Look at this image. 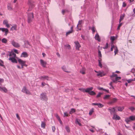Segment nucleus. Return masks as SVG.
Here are the masks:
<instances>
[{"instance_id": "5701e85b", "label": "nucleus", "mask_w": 135, "mask_h": 135, "mask_svg": "<svg viewBox=\"0 0 135 135\" xmlns=\"http://www.w3.org/2000/svg\"><path fill=\"white\" fill-rule=\"evenodd\" d=\"M86 69L84 68H83L80 70V73L82 74H85Z\"/></svg>"}, {"instance_id": "39448f33", "label": "nucleus", "mask_w": 135, "mask_h": 135, "mask_svg": "<svg viewBox=\"0 0 135 135\" xmlns=\"http://www.w3.org/2000/svg\"><path fill=\"white\" fill-rule=\"evenodd\" d=\"M11 44L13 46L16 48H18L20 47V45L19 44L15 42L13 40L11 41Z\"/></svg>"}, {"instance_id": "7c9ffc66", "label": "nucleus", "mask_w": 135, "mask_h": 135, "mask_svg": "<svg viewBox=\"0 0 135 135\" xmlns=\"http://www.w3.org/2000/svg\"><path fill=\"white\" fill-rule=\"evenodd\" d=\"M98 89L100 90H104L105 91L107 92V93H109V90H107L105 89H104L103 88H101V87H99L98 88Z\"/></svg>"}, {"instance_id": "bb28decb", "label": "nucleus", "mask_w": 135, "mask_h": 135, "mask_svg": "<svg viewBox=\"0 0 135 135\" xmlns=\"http://www.w3.org/2000/svg\"><path fill=\"white\" fill-rule=\"evenodd\" d=\"M117 101V99L116 98H113L112 100V101L109 102V104H111L113 103L116 102Z\"/></svg>"}, {"instance_id": "603ef678", "label": "nucleus", "mask_w": 135, "mask_h": 135, "mask_svg": "<svg viewBox=\"0 0 135 135\" xmlns=\"http://www.w3.org/2000/svg\"><path fill=\"white\" fill-rule=\"evenodd\" d=\"M3 24L5 25H6V24H7V23H8V22L7 20H4L3 21Z\"/></svg>"}, {"instance_id": "864d4df0", "label": "nucleus", "mask_w": 135, "mask_h": 135, "mask_svg": "<svg viewBox=\"0 0 135 135\" xmlns=\"http://www.w3.org/2000/svg\"><path fill=\"white\" fill-rule=\"evenodd\" d=\"M108 43H107L106 44V45L105 46V47H103V48L104 49H106L108 48Z\"/></svg>"}, {"instance_id": "a878e982", "label": "nucleus", "mask_w": 135, "mask_h": 135, "mask_svg": "<svg viewBox=\"0 0 135 135\" xmlns=\"http://www.w3.org/2000/svg\"><path fill=\"white\" fill-rule=\"evenodd\" d=\"M95 39L98 40V41L100 42V38L99 36L98 33H97L95 36Z\"/></svg>"}, {"instance_id": "a18cd8bd", "label": "nucleus", "mask_w": 135, "mask_h": 135, "mask_svg": "<svg viewBox=\"0 0 135 135\" xmlns=\"http://www.w3.org/2000/svg\"><path fill=\"white\" fill-rule=\"evenodd\" d=\"M99 61V66L101 68L102 67V65L101 64V60H98Z\"/></svg>"}, {"instance_id": "5fc2aeb1", "label": "nucleus", "mask_w": 135, "mask_h": 135, "mask_svg": "<svg viewBox=\"0 0 135 135\" xmlns=\"http://www.w3.org/2000/svg\"><path fill=\"white\" fill-rule=\"evenodd\" d=\"M64 116L68 117L69 116V115H69L68 114V113L66 112H64Z\"/></svg>"}, {"instance_id": "1a4fd4ad", "label": "nucleus", "mask_w": 135, "mask_h": 135, "mask_svg": "<svg viewBox=\"0 0 135 135\" xmlns=\"http://www.w3.org/2000/svg\"><path fill=\"white\" fill-rule=\"evenodd\" d=\"M91 88V90H90L89 91V92H88L87 93H88L90 95H95L96 93L93 91H92V90L93 89V87H91L90 88Z\"/></svg>"}, {"instance_id": "9b49d317", "label": "nucleus", "mask_w": 135, "mask_h": 135, "mask_svg": "<svg viewBox=\"0 0 135 135\" xmlns=\"http://www.w3.org/2000/svg\"><path fill=\"white\" fill-rule=\"evenodd\" d=\"M112 118L114 120H119L120 119V118L118 115L114 114L113 115V116Z\"/></svg>"}, {"instance_id": "f03ea898", "label": "nucleus", "mask_w": 135, "mask_h": 135, "mask_svg": "<svg viewBox=\"0 0 135 135\" xmlns=\"http://www.w3.org/2000/svg\"><path fill=\"white\" fill-rule=\"evenodd\" d=\"M40 98L41 100L46 101H47L48 99L46 93H42L41 94Z\"/></svg>"}, {"instance_id": "f3484780", "label": "nucleus", "mask_w": 135, "mask_h": 135, "mask_svg": "<svg viewBox=\"0 0 135 135\" xmlns=\"http://www.w3.org/2000/svg\"><path fill=\"white\" fill-rule=\"evenodd\" d=\"M15 57H9L8 59V60L11 61L13 63H17V61L16 59H15Z\"/></svg>"}, {"instance_id": "e433bc0d", "label": "nucleus", "mask_w": 135, "mask_h": 135, "mask_svg": "<svg viewBox=\"0 0 135 135\" xmlns=\"http://www.w3.org/2000/svg\"><path fill=\"white\" fill-rule=\"evenodd\" d=\"M2 43H6L7 42V40L5 38H3L2 40Z\"/></svg>"}, {"instance_id": "bf43d9fd", "label": "nucleus", "mask_w": 135, "mask_h": 135, "mask_svg": "<svg viewBox=\"0 0 135 135\" xmlns=\"http://www.w3.org/2000/svg\"><path fill=\"white\" fill-rule=\"evenodd\" d=\"M3 63V61L0 59V65L1 66H2V64Z\"/></svg>"}, {"instance_id": "7ed1b4c3", "label": "nucleus", "mask_w": 135, "mask_h": 135, "mask_svg": "<svg viewBox=\"0 0 135 135\" xmlns=\"http://www.w3.org/2000/svg\"><path fill=\"white\" fill-rule=\"evenodd\" d=\"M135 120V115H132L129 117L126 118L125 119V121L127 124H128L129 122L131 121Z\"/></svg>"}, {"instance_id": "f704fd0d", "label": "nucleus", "mask_w": 135, "mask_h": 135, "mask_svg": "<svg viewBox=\"0 0 135 135\" xmlns=\"http://www.w3.org/2000/svg\"><path fill=\"white\" fill-rule=\"evenodd\" d=\"M17 28V26L16 25H14L11 28V30L13 31L14 30H16Z\"/></svg>"}, {"instance_id": "f8f14e48", "label": "nucleus", "mask_w": 135, "mask_h": 135, "mask_svg": "<svg viewBox=\"0 0 135 135\" xmlns=\"http://www.w3.org/2000/svg\"><path fill=\"white\" fill-rule=\"evenodd\" d=\"M49 77L47 76H40L39 77V79L42 80H49Z\"/></svg>"}, {"instance_id": "13d9d810", "label": "nucleus", "mask_w": 135, "mask_h": 135, "mask_svg": "<svg viewBox=\"0 0 135 135\" xmlns=\"http://www.w3.org/2000/svg\"><path fill=\"white\" fill-rule=\"evenodd\" d=\"M16 116L17 117V118L18 119V120L20 119V117L18 114H16Z\"/></svg>"}, {"instance_id": "a19ab883", "label": "nucleus", "mask_w": 135, "mask_h": 135, "mask_svg": "<svg viewBox=\"0 0 135 135\" xmlns=\"http://www.w3.org/2000/svg\"><path fill=\"white\" fill-rule=\"evenodd\" d=\"M98 55L100 59H101V58L102 57V54H101V51H98Z\"/></svg>"}, {"instance_id": "de8ad7c7", "label": "nucleus", "mask_w": 135, "mask_h": 135, "mask_svg": "<svg viewBox=\"0 0 135 135\" xmlns=\"http://www.w3.org/2000/svg\"><path fill=\"white\" fill-rule=\"evenodd\" d=\"M111 46L112 47L111 48V51H112L113 50V49L115 48V47L113 44Z\"/></svg>"}, {"instance_id": "6e6d98bb", "label": "nucleus", "mask_w": 135, "mask_h": 135, "mask_svg": "<svg viewBox=\"0 0 135 135\" xmlns=\"http://www.w3.org/2000/svg\"><path fill=\"white\" fill-rule=\"evenodd\" d=\"M129 109H130L131 110L133 111L135 109V108L133 107H131L129 108Z\"/></svg>"}, {"instance_id": "b1692460", "label": "nucleus", "mask_w": 135, "mask_h": 135, "mask_svg": "<svg viewBox=\"0 0 135 135\" xmlns=\"http://www.w3.org/2000/svg\"><path fill=\"white\" fill-rule=\"evenodd\" d=\"M108 110L110 111L111 114L115 112V107H114L112 108H109Z\"/></svg>"}, {"instance_id": "c85d7f7f", "label": "nucleus", "mask_w": 135, "mask_h": 135, "mask_svg": "<svg viewBox=\"0 0 135 135\" xmlns=\"http://www.w3.org/2000/svg\"><path fill=\"white\" fill-rule=\"evenodd\" d=\"M41 87H44L45 85H47L49 88L50 87L49 85V84L45 83L44 82H42L41 83Z\"/></svg>"}, {"instance_id": "c03bdc74", "label": "nucleus", "mask_w": 135, "mask_h": 135, "mask_svg": "<svg viewBox=\"0 0 135 135\" xmlns=\"http://www.w3.org/2000/svg\"><path fill=\"white\" fill-rule=\"evenodd\" d=\"M4 81V80L3 79L0 78V85L3 83Z\"/></svg>"}, {"instance_id": "0e129e2a", "label": "nucleus", "mask_w": 135, "mask_h": 135, "mask_svg": "<svg viewBox=\"0 0 135 135\" xmlns=\"http://www.w3.org/2000/svg\"><path fill=\"white\" fill-rule=\"evenodd\" d=\"M31 4H30V8L28 9V11H31V8H30V7H31Z\"/></svg>"}, {"instance_id": "774afa93", "label": "nucleus", "mask_w": 135, "mask_h": 135, "mask_svg": "<svg viewBox=\"0 0 135 135\" xmlns=\"http://www.w3.org/2000/svg\"><path fill=\"white\" fill-rule=\"evenodd\" d=\"M58 120L59 122H60V124H62V123L61 120V119H59Z\"/></svg>"}, {"instance_id": "09e8293b", "label": "nucleus", "mask_w": 135, "mask_h": 135, "mask_svg": "<svg viewBox=\"0 0 135 135\" xmlns=\"http://www.w3.org/2000/svg\"><path fill=\"white\" fill-rule=\"evenodd\" d=\"M127 81L128 82V83H130L132 81H134V80L133 79H129L128 80H127Z\"/></svg>"}, {"instance_id": "aec40b11", "label": "nucleus", "mask_w": 135, "mask_h": 135, "mask_svg": "<svg viewBox=\"0 0 135 135\" xmlns=\"http://www.w3.org/2000/svg\"><path fill=\"white\" fill-rule=\"evenodd\" d=\"M28 56V55L26 52H23L21 55V57H27Z\"/></svg>"}, {"instance_id": "cd10ccee", "label": "nucleus", "mask_w": 135, "mask_h": 135, "mask_svg": "<svg viewBox=\"0 0 135 135\" xmlns=\"http://www.w3.org/2000/svg\"><path fill=\"white\" fill-rule=\"evenodd\" d=\"M80 120L78 119H76V120L75 123L76 124H78L79 126H81L82 124L80 123Z\"/></svg>"}, {"instance_id": "6e6552de", "label": "nucleus", "mask_w": 135, "mask_h": 135, "mask_svg": "<svg viewBox=\"0 0 135 135\" xmlns=\"http://www.w3.org/2000/svg\"><path fill=\"white\" fill-rule=\"evenodd\" d=\"M40 64L44 68H45L46 67L47 62L42 59H41L40 60Z\"/></svg>"}, {"instance_id": "3c124183", "label": "nucleus", "mask_w": 135, "mask_h": 135, "mask_svg": "<svg viewBox=\"0 0 135 135\" xmlns=\"http://www.w3.org/2000/svg\"><path fill=\"white\" fill-rule=\"evenodd\" d=\"M65 46L67 47L69 49H71L70 46V45H65Z\"/></svg>"}, {"instance_id": "0eeeda50", "label": "nucleus", "mask_w": 135, "mask_h": 135, "mask_svg": "<svg viewBox=\"0 0 135 135\" xmlns=\"http://www.w3.org/2000/svg\"><path fill=\"white\" fill-rule=\"evenodd\" d=\"M75 45L76 49L79 50V48L81 47V45L78 41H76L74 42Z\"/></svg>"}, {"instance_id": "473e14b6", "label": "nucleus", "mask_w": 135, "mask_h": 135, "mask_svg": "<svg viewBox=\"0 0 135 135\" xmlns=\"http://www.w3.org/2000/svg\"><path fill=\"white\" fill-rule=\"evenodd\" d=\"M75 112V110L74 108H72L71 109V110L69 112L70 114H71Z\"/></svg>"}, {"instance_id": "4be33fe9", "label": "nucleus", "mask_w": 135, "mask_h": 135, "mask_svg": "<svg viewBox=\"0 0 135 135\" xmlns=\"http://www.w3.org/2000/svg\"><path fill=\"white\" fill-rule=\"evenodd\" d=\"M73 26L71 27L70 28L71 30L66 32V36H67L68 35L71 33L73 32Z\"/></svg>"}, {"instance_id": "2f4dec72", "label": "nucleus", "mask_w": 135, "mask_h": 135, "mask_svg": "<svg viewBox=\"0 0 135 135\" xmlns=\"http://www.w3.org/2000/svg\"><path fill=\"white\" fill-rule=\"evenodd\" d=\"M46 125L45 123L43 122H42L41 123V127L43 128H45Z\"/></svg>"}, {"instance_id": "4c0bfd02", "label": "nucleus", "mask_w": 135, "mask_h": 135, "mask_svg": "<svg viewBox=\"0 0 135 135\" xmlns=\"http://www.w3.org/2000/svg\"><path fill=\"white\" fill-rule=\"evenodd\" d=\"M94 109L93 108H92L90 111L89 113V114L90 115H91L93 114V113L94 112Z\"/></svg>"}, {"instance_id": "dca6fc26", "label": "nucleus", "mask_w": 135, "mask_h": 135, "mask_svg": "<svg viewBox=\"0 0 135 135\" xmlns=\"http://www.w3.org/2000/svg\"><path fill=\"white\" fill-rule=\"evenodd\" d=\"M91 88H86V89H84L83 88H81V89H79L80 90H81L82 91H83V92H86L87 93L88 92H89V91L90 90H91Z\"/></svg>"}, {"instance_id": "79ce46f5", "label": "nucleus", "mask_w": 135, "mask_h": 135, "mask_svg": "<svg viewBox=\"0 0 135 135\" xmlns=\"http://www.w3.org/2000/svg\"><path fill=\"white\" fill-rule=\"evenodd\" d=\"M65 129L68 132H70V130L69 127L68 126H66L65 127Z\"/></svg>"}, {"instance_id": "2eb2a0df", "label": "nucleus", "mask_w": 135, "mask_h": 135, "mask_svg": "<svg viewBox=\"0 0 135 135\" xmlns=\"http://www.w3.org/2000/svg\"><path fill=\"white\" fill-rule=\"evenodd\" d=\"M62 70L64 71L67 73H70V72L68 71L67 70V68L66 66L65 65H64L62 66L61 67Z\"/></svg>"}, {"instance_id": "680f3d73", "label": "nucleus", "mask_w": 135, "mask_h": 135, "mask_svg": "<svg viewBox=\"0 0 135 135\" xmlns=\"http://www.w3.org/2000/svg\"><path fill=\"white\" fill-rule=\"evenodd\" d=\"M126 4L124 3L123 2V6L124 7H125L126 6Z\"/></svg>"}, {"instance_id": "72a5a7b5", "label": "nucleus", "mask_w": 135, "mask_h": 135, "mask_svg": "<svg viewBox=\"0 0 135 135\" xmlns=\"http://www.w3.org/2000/svg\"><path fill=\"white\" fill-rule=\"evenodd\" d=\"M114 53H115V55L116 54H117L118 52V49L117 47L116 46L115 47V48H114Z\"/></svg>"}, {"instance_id": "9d476101", "label": "nucleus", "mask_w": 135, "mask_h": 135, "mask_svg": "<svg viewBox=\"0 0 135 135\" xmlns=\"http://www.w3.org/2000/svg\"><path fill=\"white\" fill-rule=\"evenodd\" d=\"M105 75V74L103 72H101L100 71H99L97 75V76L102 77Z\"/></svg>"}, {"instance_id": "412c9836", "label": "nucleus", "mask_w": 135, "mask_h": 135, "mask_svg": "<svg viewBox=\"0 0 135 135\" xmlns=\"http://www.w3.org/2000/svg\"><path fill=\"white\" fill-rule=\"evenodd\" d=\"M18 61L19 63L21 65H23L25 63H26V62L25 61H23L21 59H18Z\"/></svg>"}, {"instance_id": "f257e3e1", "label": "nucleus", "mask_w": 135, "mask_h": 135, "mask_svg": "<svg viewBox=\"0 0 135 135\" xmlns=\"http://www.w3.org/2000/svg\"><path fill=\"white\" fill-rule=\"evenodd\" d=\"M117 75L115 74L114 73H113L112 75L110 76L111 79L113 82H115L121 79V77L117 76Z\"/></svg>"}, {"instance_id": "052dcab7", "label": "nucleus", "mask_w": 135, "mask_h": 135, "mask_svg": "<svg viewBox=\"0 0 135 135\" xmlns=\"http://www.w3.org/2000/svg\"><path fill=\"white\" fill-rule=\"evenodd\" d=\"M56 117L58 120H59V119H60V117L58 115H57L56 116Z\"/></svg>"}, {"instance_id": "423d86ee", "label": "nucleus", "mask_w": 135, "mask_h": 135, "mask_svg": "<svg viewBox=\"0 0 135 135\" xmlns=\"http://www.w3.org/2000/svg\"><path fill=\"white\" fill-rule=\"evenodd\" d=\"M22 92L25 93L27 94L31 95V94L30 91L28 90L27 89L26 87L25 86L23 87V88L22 89Z\"/></svg>"}, {"instance_id": "a211bd4d", "label": "nucleus", "mask_w": 135, "mask_h": 135, "mask_svg": "<svg viewBox=\"0 0 135 135\" xmlns=\"http://www.w3.org/2000/svg\"><path fill=\"white\" fill-rule=\"evenodd\" d=\"M1 31L3 32H4L5 33V35L6 36L8 32V30L6 28H2Z\"/></svg>"}, {"instance_id": "8fccbe9b", "label": "nucleus", "mask_w": 135, "mask_h": 135, "mask_svg": "<svg viewBox=\"0 0 135 135\" xmlns=\"http://www.w3.org/2000/svg\"><path fill=\"white\" fill-rule=\"evenodd\" d=\"M110 39L113 42V41L115 40V37L114 36L111 37Z\"/></svg>"}, {"instance_id": "c9c22d12", "label": "nucleus", "mask_w": 135, "mask_h": 135, "mask_svg": "<svg viewBox=\"0 0 135 135\" xmlns=\"http://www.w3.org/2000/svg\"><path fill=\"white\" fill-rule=\"evenodd\" d=\"M124 16V15H122L120 16L119 20V23H120L122 21L123 19Z\"/></svg>"}, {"instance_id": "c756f323", "label": "nucleus", "mask_w": 135, "mask_h": 135, "mask_svg": "<svg viewBox=\"0 0 135 135\" xmlns=\"http://www.w3.org/2000/svg\"><path fill=\"white\" fill-rule=\"evenodd\" d=\"M124 109L123 107H118V110L119 111H122Z\"/></svg>"}, {"instance_id": "393cba45", "label": "nucleus", "mask_w": 135, "mask_h": 135, "mask_svg": "<svg viewBox=\"0 0 135 135\" xmlns=\"http://www.w3.org/2000/svg\"><path fill=\"white\" fill-rule=\"evenodd\" d=\"M82 20L79 21L77 25V27L78 28V30H80L81 28H79V27H80L81 26V24L82 23Z\"/></svg>"}, {"instance_id": "338daca9", "label": "nucleus", "mask_w": 135, "mask_h": 135, "mask_svg": "<svg viewBox=\"0 0 135 135\" xmlns=\"http://www.w3.org/2000/svg\"><path fill=\"white\" fill-rule=\"evenodd\" d=\"M8 8L9 10H11L12 9V8L11 7H9L8 6Z\"/></svg>"}, {"instance_id": "6ab92c4d", "label": "nucleus", "mask_w": 135, "mask_h": 135, "mask_svg": "<svg viewBox=\"0 0 135 135\" xmlns=\"http://www.w3.org/2000/svg\"><path fill=\"white\" fill-rule=\"evenodd\" d=\"M92 104L94 105H97L100 108H102L104 106L103 105L100 103H93Z\"/></svg>"}, {"instance_id": "4d7b16f0", "label": "nucleus", "mask_w": 135, "mask_h": 135, "mask_svg": "<svg viewBox=\"0 0 135 135\" xmlns=\"http://www.w3.org/2000/svg\"><path fill=\"white\" fill-rule=\"evenodd\" d=\"M52 129L53 132H54L55 130V126H52Z\"/></svg>"}, {"instance_id": "e2e57ef3", "label": "nucleus", "mask_w": 135, "mask_h": 135, "mask_svg": "<svg viewBox=\"0 0 135 135\" xmlns=\"http://www.w3.org/2000/svg\"><path fill=\"white\" fill-rule=\"evenodd\" d=\"M14 51L15 52L16 54H18V52L17 51V50L16 49H15L14 50Z\"/></svg>"}, {"instance_id": "58836bf2", "label": "nucleus", "mask_w": 135, "mask_h": 135, "mask_svg": "<svg viewBox=\"0 0 135 135\" xmlns=\"http://www.w3.org/2000/svg\"><path fill=\"white\" fill-rule=\"evenodd\" d=\"M110 96V95H107L105 96L103 98V99H108L109 97Z\"/></svg>"}, {"instance_id": "4468645a", "label": "nucleus", "mask_w": 135, "mask_h": 135, "mask_svg": "<svg viewBox=\"0 0 135 135\" xmlns=\"http://www.w3.org/2000/svg\"><path fill=\"white\" fill-rule=\"evenodd\" d=\"M7 56H10V57H16V54L14 53L13 52L11 51L9 52V54L7 55Z\"/></svg>"}, {"instance_id": "49530a36", "label": "nucleus", "mask_w": 135, "mask_h": 135, "mask_svg": "<svg viewBox=\"0 0 135 135\" xmlns=\"http://www.w3.org/2000/svg\"><path fill=\"white\" fill-rule=\"evenodd\" d=\"M102 93H99L97 95V97L98 98L100 97Z\"/></svg>"}, {"instance_id": "69168bd1", "label": "nucleus", "mask_w": 135, "mask_h": 135, "mask_svg": "<svg viewBox=\"0 0 135 135\" xmlns=\"http://www.w3.org/2000/svg\"><path fill=\"white\" fill-rule=\"evenodd\" d=\"M65 11L64 10H63L62 11V13L63 15H64L65 12Z\"/></svg>"}, {"instance_id": "37998d69", "label": "nucleus", "mask_w": 135, "mask_h": 135, "mask_svg": "<svg viewBox=\"0 0 135 135\" xmlns=\"http://www.w3.org/2000/svg\"><path fill=\"white\" fill-rule=\"evenodd\" d=\"M120 23L119 24V25L118 27V28H117V30H119L120 29V27H121V26H122V23H120H120Z\"/></svg>"}, {"instance_id": "20e7f679", "label": "nucleus", "mask_w": 135, "mask_h": 135, "mask_svg": "<svg viewBox=\"0 0 135 135\" xmlns=\"http://www.w3.org/2000/svg\"><path fill=\"white\" fill-rule=\"evenodd\" d=\"M33 13H30L28 15V22L29 23L31 22L33 18Z\"/></svg>"}, {"instance_id": "ea45409f", "label": "nucleus", "mask_w": 135, "mask_h": 135, "mask_svg": "<svg viewBox=\"0 0 135 135\" xmlns=\"http://www.w3.org/2000/svg\"><path fill=\"white\" fill-rule=\"evenodd\" d=\"M91 30L92 31V33L93 34H94L95 32V31L96 30V29L95 27H93L91 28Z\"/></svg>"}, {"instance_id": "ddd939ff", "label": "nucleus", "mask_w": 135, "mask_h": 135, "mask_svg": "<svg viewBox=\"0 0 135 135\" xmlns=\"http://www.w3.org/2000/svg\"><path fill=\"white\" fill-rule=\"evenodd\" d=\"M0 91L6 93L7 92L8 90L5 87L0 86Z\"/></svg>"}]
</instances>
